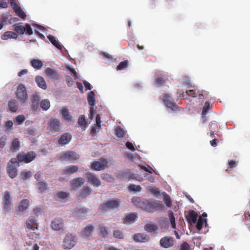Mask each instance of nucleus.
<instances>
[{
  "instance_id": "1",
  "label": "nucleus",
  "mask_w": 250,
  "mask_h": 250,
  "mask_svg": "<svg viewBox=\"0 0 250 250\" xmlns=\"http://www.w3.org/2000/svg\"><path fill=\"white\" fill-rule=\"evenodd\" d=\"M132 203L140 208L148 212L155 210H163L164 206L162 202L146 199L142 200L140 198L134 197L131 199Z\"/></svg>"
},
{
  "instance_id": "2",
  "label": "nucleus",
  "mask_w": 250,
  "mask_h": 250,
  "mask_svg": "<svg viewBox=\"0 0 250 250\" xmlns=\"http://www.w3.org/2000/svg\"><path fill=\"white\" fill-rule=\"evenodd\" d=\"M19 166L17 160L13 158L10 162L8 163L6 167V171L8 176L12 179L15 178L18 175L17 167Z\"/></svg>"
},
{
  "instance_id": "3",
  "label": "nucleus",
  "mask_w": 250,
  "mask_h": 250,
  "mask_svg": "<svg viewBox=\"0 0 250 250\" xmlns=\"http://www.w3.org/2000/svg\"><path fill=\"white\" fill-rule=\"evenodd\" d=\"M36 157V154L34 151H29L27 153L21 152L17 155V160L19 162L29 163L32 161Z\"/></svg>"
},
{
  "instance_id": "4",
  "label": "nucleus",
  "mask_w": 250,
  "mask_h": 250,
  "mask_svg": "<svg viewBox=\"0 0 250 250\" xmlns=\"http://www.w3.org/2000/svg\"><path fill=\"white\" fill-rule=\"evenodd\" d=\"M79 158V155L75 152L66 151L62 152L59 156V159L62 161H74Z\"/></svg>"
},
{
  "instance_id": "5",
  "label": "nucleus",
  "mask_w": 250,
  "mask_h": 250,
  "mask_svg": "<svg viewBox=\"0 0 250 250\" xmlns=\"http://www.w3.org/2000/svg\"><path fill=\"white\" fill-rule=\"evenodd\" d=\"M17 98L22 103L27 99V92L26 87L23 84H20L17 87L16 92Z\"/></svg>"
},
{
  "instance_id": "6",
  "label": "nucleus",
  "mask_w": 250,
  "mask_h": 250,
  "mask_svg": "<svg viewBox=\"0 0 250 250\" xmlns=\"http://www.w3.org/2000/svg\"><path fill=\"white\" fill-rule=\"evenodd\" d=\"M120 201L118 199H113L107 201L101 206V209L104 210L113 209L118 208Z\"/></svg>"
},
{
  "instance_id": "7",
  "label": "nucleus",
  "mask_w": 250,
  "mask_h": 250,
  "mask_svg": "<svg viewBox=\"0 0 250 250\" xmlns=\"http://www.w3.org/2000/svg\"><path fill=\"white\" fill-rule=\"evenodd\" d=\"M76 239L72 234H67L65 236L63 242V247L65 249H71L76 244Z\"/></svg>"
},
{
  "instance_id": "8",
  "label": "nucleus",
  "mask_w": 250,
  "mask_h": 250,
  "mask_svg": "<svg viewBox=\"0 0 250 250\" xmlns=\"http://www.w3.org/2000/svg\"><path fill=\"white\" fill-rule=\"evenodd\" d=\"M163 101L166 106L175 111L178 109V106L173 102V99L167 94L163 96Z\"/></svg>"
},
{
  "instance_id": "9",
  "label": "nucleus",
  "mask_w": 250,
  "mask_h": 250,
  "mask_svg": "<svg viewBox=\"0 0 250 250\" xmlns=\"http://www.w3.org/2000/svg\"><path fill=\"white\" fill-rule=\"evenodd\" d=\"M174 244V239L171 236H165L162 237L160 240V246L164 248H169L172 247Z\"/></svg>"
},
{
  "instance_id": "10",
  "label": "nucleus",
  "mask_w": 250,
  "mask_h": 250,
  "mask_svg": "<svg viewBox=\"0 0 250 250\" xmlns=\"http://www.w3.org/2000/svg\"><path fill=\"white\" fill-rule=\"evenodd\" d=\"M107 162L104 159H101L98 161H95L91 164V169L95 170H101L107 167Z\"/></svg>"
},
{
  "instance_id": "11",
  "label": "nucleus",
  "mask_w": 250,
  "mask_h": 250,
  "mask_svg": "<svg viewBox=\"0 0 250 250\" xmlns=\"http://www.w3.org/2000/svg\"><path fill=\"white\" fill-rule=\"evenodd\" d=\"M50 130L55 132H58L60 130L62 124L57 119H51L49 123Z\"/></svg>"
},
{
  "instance_id": "12",
  "label": "nucleus",
  "mask_w": 250,
  "mask_h": 250,
  "mask_svg": "<svg viewBox=\"0 0 250 250\" xmlns=\"http://www.w3.org/2000/svg\"><path fill=\"white\" fill-rule=\"evenodd\" d=\"M86 177L88 181L90 182L93 186L99 187L101 185V182L96 176L92 173L88 172L86 174Z\"/></svg>"
},
{
  "instance_id": "13",
  "label": "nucleus",
  "mask_w": 250,
  "mask_h": 250,
  "mask_svg": "<svg viewBox=\"0 0 250 250\" xmlns=\"http://www.w3.org/2000/svg\"><path fill=\"white\" fill-rule=\"evenodd\" d=\"M72 139L71 135L69 133L62 134L58 139V144L61 146H64L68 144Z\"/></svg>"
},
{
  "instance_id": "14",
  "label": "nucleus",
  "mask_w": 250,
  "mask_h": 250,
  "mask_svg": "<svg viewBox=\"0 0 250 250\" xmlns=\"http://www.w3.org/2000/svg\"><path fill=\"white\" fill-rule=\"evenodd\" d=\"M137 218V215L135 213H130L125 215L123 220V223L125 224H131L133 223Z\"/></svg>"
},
{
  "instance_id": "15",
  "label": "nucleus",
  "mask_w": 250,
  "mask_h": 250,
  "mask_svg": "<svg viewBox=\"0 0 250 250\" xmlns=\"http://www.w3.org/2000/svg\"><path fill=\"white\" fill-rule=\"evenodd\" d=\"M133 239L137 242L145 243L148 241L149 237L146 234L139 233L134 234Z\"/></svg>"
},
{
  "instance_id": "16",
  "label": "nucleus",
  "mask_w": 250,
  "mask_h": 250,
  "mask_svg": "<svg viewBox=\"0 0 250 250\" xmlns=\"http://www.w3.org/2000/svg\"><path fill=\"white\" fill-rule=\"evenodd\" d=\"M26 226L29 229L35 230L38 229V223L37 220L33 218H29L26 221Z\"/></svg>"
},
{
  "instance_id": "17",
  "label": "nucleus",
  "mask_w": 250,
  "mask_h": 250,
  "mask_svg": "<svg viewBox=\"0 0 250 250\" xmlns=\"http://www.w3.org/2000/svg\"><path fill=\"white\" fill-rule=\"evenodd\" d=\"M11 197L10 192L6 191L4 192L3 200L4 202V208L5 210H8L10 209L11 206Z\"/></svg>"
},
{
  "instance_id": "18",
  "label": "nucleus",
  "mask_w": 250,
  "mask_h": 250,
  "mask_svg": "<svg viewBox=\"0 0 250 250\" xmlns=\"http://www.w3.org/2000/svg\"><path fill=\"white\" fill-rule=\"evenodd\" d=\"M63 227V223L61 219H55L51 222V228L53 229L59 230Z\"/></svg>"
},
{
  "instance_id": "19",
  "label": "nucleus",
  "mask_w": 250,
  "mask_h": 250,
  "mask_svg": "<svg viewBox=\"0 0 250 250\" xmlns=\"http://www.w3.org/2000/svg\"><path fill=\"white\" fill-rule=\"evenodd\" d=\"M198 217V214L196 212L193 210H191L188 212L186 219L188 223L190 224H194L196 221Z\"/></svg>"
},
{
  "instance_id": "20",
  "label": "nucleus",
  "mask_w": 250,
  "mask_h": 250,
  "mask_svg": "<svg viewBox=\"0 0 250 250\" xmlns=\"http://www.w3.org/2000/svg\"><path fill=\"white\" fill-rule=\"evenodd\" d=\"M62 117L66 122L69 123L72 121V116L66 106H63L61 111Z\"/></svg>"
},
{
  "instance_id": "21",
  "label": "nucleus",
  "mask_w": 250,
  "mask_h": 250,
  "mask_svg": "<svg viewBox=\"0 0 250 250\" xmlns=\"http://www.w3.org/2000/svg\"><path fill=\"white\" fill-rule=\"evenodd\" d=\"M35 81L37 84L40 88L44 90L47 88V84L44 79L42 76H36L35 77Z\"/></svg>"
},
{
  "instance_id": "22",
  "label": "nucleus",
  "mask_w": 250,
  "mask_h": 250,
  "mask_svg": "<svg viewBox=\"0 0 250 250\" xmlns=\"http://www.w3.org/2000/svg\"><path fill=\"white\" fill-rule=\"evenodd\" d=\"M31 102L32 103V108L34 110L37 109L38 107L39 101L40 100V96L37 92L32 94L31 96Z\"/></svg>"
},
{
  "instance_id": "23",
  "label": "nucleus",
  "mask_w": 250,
  "mask_h": 250,
  "mask_svg": "<svg viewBox=\"0 0 250 250\" xmlns=\"http://www.w3.org/2000/svg\"><path fill=\"white\" fill-rule=\"evenodd\" d=\"M46 75L51 79L58 80L59 79V75L57 72L50 68H47L45 70Z\"/></svg>"
},
{
  "instance_id": "24",
  "label": "nucleus",
  "mask_w": 250,
  "mask_h": 250,
  "mask_svg": "<svg viewBox=\"0 0 250 250\" xmlns=\"http://www.w3.org/2000/svg\"><path fill=\"white\" fill-rule=\"evenodd\" d=\"M29 201L28 199L22 200L18 208V210L20 212L24 211L29 207Z\"/></svg>"
},
{
  "instance_id": "25",
  "label": "nucleus",
  "mask_w": 250,
  "mask_h": 250,
  "mask_svg": "<svg viewBox=\"0 0 250 250\" xmlns=\"http://www.w3.org/2000/svg\"><path fill=\"white\" fill-rule=\"evenodd\" d=\"M18 38V35L16 33L12 31H7L1 36V39L7 40L9 39H16Z\"/></svg>"
},
{
  "instance_id": "26",
  "label": "nucleus",
  "mask_w": 250,
  "mask_h": 250,
  "mask_svg": "<svg viewBox=\"0 0 250 250\" xmlns=\"http://www.w3.org/2000/svg\"><path fill=\"white\" fill-rule=\"evenodd\" d=\"M8 106L9 110L12 112H16L18 109L17 102L14 99L8 102Z\"/></svg>"
},
{
  "instance_id": "27",
  "label": "nucleus",
  "mask_w": 250,
  "mask_h": 250,
  "mask_svg": "<svg viewBox=\"0 0 250 250\" xmlns=\"http://www.w3.org/2000/svg\"><path fill=\"white\" fill-rule=\"evenodd\" d=\"M47 39L49 40V41L51 42V43L55 46L56 48H57L59 50L62 49V46L59 43L58 40L56 39V38L51 35H49L47 36Z\"/></svg>"
},
{
  "instance_id": "28",
  "label": "nucleus",
  "mask_w": 250,
  "mask_h": 250,
  "mask_svg": "<svg viewBox=\"0 0 250 250\" xmlns=\"http://www.w3.org/2000/svg\"><path fill=\"white\" fill-rule=\"evenodd\" d=\"M79 167L77 166H70L65 168L63 173L65 174H72L78 171Z\"/></svg>"
},
{
  "instance_id": "29",
  "label": "nucleus",
  "mask_w": 250,
  "mask_h": 250,
  "mask_svg": "<svg viewBox=\"0 0 250 250\" xmlns=\"http://www.w3.org/2000/svg\"><path fill=\"white\" fill-rule=\"evenodd\" d=\"M79 125L82 127L83 130H85L87 126V122L85 119L84 115H81L78 121Z\"/></svg>"
},
{
  "instance_id": "30",
  "label": "nucleus",
  "mask_w": 250,
  "mask_h": 250,
  "mask_svg": "<svg viewBox=\"0 0 250 250\" xmlns=\"http://www.w3.org/2000/svg\"><path fill=\"white\" fill-rule=\"evenodd\" d=\"M83 179L81 177L75 178L71 181V184L74 188H77L81 187L83 184Z\"/></svg>"
},
{
  "instance_id": "31",
  "label": "nucleus",
  "mask_w": 250,
  "mask_h": 250,
  "mask_svg": "<svg viewBox=\"0 0 250 250\" xmlns=\"http://www.w3.org/2000/svg\"><path fill=\"white\" fill-rule=\"evenodd\" d=\"M31 66L37 70L41 69L43 66V62L39 59H33L30 62Z\"/></svg>"
},
{
  "instance_id": "32",
  "label": "nucleus",
  "mask_w": 250,
  "mask_h": 250,
  "mask_svg": "<svg viewBox=\"0 0 250 250\" xmlns=\"http://www.w3.org/2000/svg\"><path fill=\"white\" fill-rule=\"evenodd\" d=\"M88 104L91 106H94L95 104V95L93 91H90L87 96Z\"/></svg>"
},
{
  "instance_id": "33",
  "label": "nucleus",
  "mask_w": 250,
  "mask_h": 250,
  "mask_svg": "<svg viewBox=\"0 0 250 250\" xmlns=\"http://www.w3.org/2000/svg\"><path fill=\"white\" fill-rule=\"evenodd\" d=\"M20 147V142L18 139H15L13 140L11 147L10 149L12 151H16L18 150Z\"/></svg>"
},
{
  "instance_id": "34",
  "label": "nucleus",
  "mask_w": 250,
  "mask_h": 250,
  "mask_svg": "<svg viewBox=\"0 0 250 250\" xmlns=\"http://www.w3.org/2000/svg\"><path fill=\"white\" fill-rule=\"evenodd\" d=\"M158 229V227L156 225L147 224L145 226V229L148 232H153Z\"/></svg>"
},
{
  "instance_id": "35",
  "label": "nucleus",
  "mask_w": 250,
  "mask_h": 250,
  "mask_svg": "<svg viewBox=\"0 0 250 250\" xmlns=\"http://www.w3.org/2000/svg\"><path fill=\"white\" fill-rule=\"evenodd\" d=\"M93 229L94 228L92 225H89L86 226L83 230V235L85 237L90 236L91 232L93 231Z\"/></svg>"
},
{
  "instance_id": "36",
  "label": "nucleus",
  "mask_w": 250,
  "mask_h": 250,
  "mask_svg": "<svg viewBox=\"0 0 250 250\" xmlns=\"http://www.w3.org/2000/svg\"><path fill=\"white\" fill-rule=\"evenodd\" d=\"M116 136L119 138H123L125 136V131L120 126H118L115 129Z\"/></svg>"
},
{
  "instance_id": "37",
  "label": "nucleus",
  "mask_w": 250,
  "mask_h": 250,
  "mask_svg": "<svg viewBox=\"0 0 250 250\" xmlns=\"http://www.w3.org/2000/svg\"><path fill=\"white\" fill-rule=\"evenodd\" d=\"M14 9L17 15H18L20 18L22 19H24L25 18L26 15L20 7L17 6V7H14Z\"/></svg>"
},
{
  "instance_id": "38",
  "label": "nucleus",
  "mask_w": 250,
  "mask_h": 250,
  "mask_svg": "<svg viewBox=\"0 0 250 250\" xmlns=\"http://www.w3.org/2000/svg\"><path fill=\"white\" fill-rule=\"evenodd\" d=\"M31 176V172L30 171H27L26 170H25L21 173L20 177L21 179L23 180H26L30 178Z\"/></svg>"
},
{
  "instance_id": "39",
  "label": "nucleus",
  "mask_w": 250,
  "mask_h": 250,
  "mask_svg": "<svg viewBox=\"0 0 250 250\" xmlns=\"http://www.w3.org/2000/svg\"><path fill=\"white\" fill-rule=\"evenodd\" d=\"M40 106L44 110H47L50 106V102L47 99L42 100L40 103Z\"/></svg>"
},
{
  "instance_id": "40",
  "label": "nucleus",
  "mask_w": 250,
  "mask_h": 250,
  "mask_svg": "<svg viewBox=\"0 0 250 250\" xmlns=\"http://www.w3.org/2000/svg\"><path fill=\"white\" fill-rule=\"evenodd\" d=\"M91 193V189L88 187H84L81 193V196L85 198Z\"/></svg>"
},
{
  "instance_id": "41",
  "label": "nucleus",
  "mask_w": 250,
  "mask_h": 250,
  "mask_svg": "<svg viewBox=\"0 0 250 250\" xmlns=\"http://www.w3.org/2000/svg\"><path fill=\"white\" fill-rule=\"evenodd\" d=\"M44 28L39 25H37L36 26V29L35 30V33L38 35V36L42 39L44 40L45 39L44 36L42 33H40L39 31H44Z\"/></svg>"
},
{
  "instance_id": "42",
  "label": "nucleus",
  "mask_w": 250,
  "mask_h": 250,
  "mask_svg": "<svg viewBox=\"0 0 250 250\" xmlns=\"http://www.w3.org/2000/svg\"><path fill=\"white\" fill-rule=\"evenodd\" d=\"M14 30L18 34H23L25 32V29L23 26L14 24Z\"/></svg>"
},
{
  "instance_id": "43",
  "label": "nucleus",
  "mask_w": 250,
  "mask_h": 250,
  "mask_svg": "<svg viewBox=\"0 0 250 250\" xmlns=\"http://www.w3.org/2000/svg\"><path fill=\"white\" fill-rule=\"evenodd\" d=\"M128 64V62L127 60L124 61L123 62H120L119 65L116 67V70H122L123 69H125L127 68Z\"/></svg>"
},
{
  "instance_id": "44",
  "label": "nucleus",
  "mask_w": 250,
  "mask_h": 250,
  "mask_svg": "<svg viewBox=\"0 0 250 250\" xmlns=\"http://www.w3.org/2000/svg\"><path fill=\"white\" fill-rule=\"evenodd\" d=\"M128 189L130 191L139 192L141 190L142 188L139 185L130 184L129 185Z\"/></svg>"
},
{
  "instance_id": "45",
  "label": "nucleus",
  "mask_w": 250,
  "mask_h": 250,
  "mask_svg": "<svg viewBox=\"0 0 250 250\" xmlns=\"http://www.w3.org/2000/svg\"><path fill=\"white\" fill-rule=\"evenodd\" d=\"M87 212V208H77L75 211L77 216H81L82 214H86Z\"/></svg>"
},
{
  "instance_id": "46",
  "label": "nucleus",
  "mask_w": 250,
  "mask_h": 250,
  "mask_svg": "<svg viewBox=\"0 0 250 250\" xmlns=\"http://www.w3.org/2000/svg\"><path fill=\"white\" fill-rule=\"evenodd\" d=\"M38 189L41 192H43L47 189V185L44 182H40L38 183Z\"/></svg>"
},
{
  "instance_id": "47",
  "label": "nucleus",
  "mask_w": 250,
  "mask_h": 250,
  "mask_svg": "<svg viewBox=\"0 0 250 250\" xmlns=\"http://www.w3.org/2000/svg\"><path fill=\"white\" fill-rule=\"evenodd\" d=\"M210 109V105L208 102H206L202 109L203 116H206L208 111Z\"/></svg>"
},
{
  "instance_id": "48",
  "label": "nucleus",
  "mask_w": 250,
  "mask_h": 250,
  "mask_svg": "<svg viewBox=\"0 0 250 250\" xmlns=\"http://www.w3.org/2000/svg\"><path fill=\"white\" fill-rule=\"evenodd\" d=\"M168 216L170 219V223L171 224L172 227L173 229L176 228L175 219L174 216V214L172 211H170L168 213Z\"/></svg>"
},
{
  "instance_id": "49",
  "label": "nucleus",
  "mask_w": 250,
  "mask_h": 250,
  "mask_svg": "<svg viewBox=\"0 0 250 250\" xmlns=\"http://www.w3.org/2000/svg\"><path fill=\"white\" fill-rule=\"evenodd\" d=\"M156 84L157 86H160L163 85L165 82V81L163 77L162 76H158L157 77L155 80Z\"/></svg>"
},
{
  "instance_id": "50",
  "label": "nucleus",
  "mask_w": 250,
  "mask_h": 250,
  "mask_svg": "<svg viewBox=\"0 0 250 250\" xmlns=\"http://www.w3.org/2000/svg\"><path fill=\"white\" fill-rule=\"evenodd\" d=\"M25 119V118L24 115H20L16 117L15 122L18 125H21L24 121Z\"/></svg>"
},
{
  "instance_id": "51",
  "label": "nucleus",
  "mask_w": 250,
  "mask_h": 250,
  "mask_svg": "<svg viewBox=\"0 0 250 250\" xmlns=\"http://www.w3.org/2000/svg\"><path fill=\"white\" fill-rule=\"evenodd\" d=\"M139 167L141 169L145 170V171L148 172L149 173H152L154 172L153 169L149 166H147V167L143 165H139Z\"/></svg>"
},
{
  "instance_id": "52",
  "label": "nucleus",
  "mask_w": 250,
  "mask_h": 250,
  "mask_svg": "<svg viewBox=\"0 0 250 250\" xmlns=\"http://www.w3.org/2000/svg\"><path fill=\"white\" fill-rule=\"evenodd\" d=\"M204 223V220L201 216H200L196 224V228L198 230H200L202 228Z\"/></svg>"
},
{
  "instance_id": "53",
  "label": "nucleus",
  "mask_w": 250,
  "mask_h": 250,
  "mask_svg": "<svg viewBox=\"0 0 250 250\" xmlns=\"http://www.w3.org/2000/svg\"><path fill=\"white\" fill-rule=\"evenodd\" d=\"M113 234L114 237L118 239H123V234L121 231L119 230H115L113 231Z\"/></svg>"
},
{
  "instance_id": "54",
  "label": "nucleus",
  "mask_w": 250,
  "mask_h": 250,
  "mask_svg": "<svg viewBox=\"0 0 250 250\" xmlns=\"http://www.w3.org/2000/svg\"><path fill=\"white\" fill-rule=\"evenodd\" d=\"M100 233L104 238L108 237V232L105 227H100Z\"/></svg>"
},
{
  "instance_id": "55",
  "label": "nucleus",
  "mask_w": 250,
  "mask_h": 250,
  "mask_svg": "<svg viewBox=\"0 0 250 250\" xmlns=\"http://www.w3.org/2000/svg\"><path fill=\"white\" fill-rule=\"evenodd\" d=\"M164 201L167 207H171L172 203H171L170 198L168 195H167V194L164 195Z\"/></svg>"
},
{
  "instance_id": "56",
  "label": "nucleus",
  "mask_w": 250,
  "mask_h": 250,
  "mask_svg": "<svg viewBox=\"0 0 250 250\" xmlns=\"http://www.w3.org/2000/svg\"><path fill=\"white\" fill-rule=\"evenodd\" d=\"M198 96L199 99H201V97L203 96V97L207 98L208 96L209 93L208 92L204 90H198Z\"/></svg>"
},
{
  "instance_id": "57",
  "label": "nucleus",
  "mask_w": 250,
  "mask_h": 250,
  "mask_svg": "<svg viewBox=\"0 0 250 250\" xmlns=\"http://www.w3.org/2000/svg\"><path fill=\"white\" fill-rule=\"evenodd\" d=\"M187 94L191 97H196L198 95V91H196L194 90H188L186 91Z\"/></svg>"
},
{
  "instance_id": "58",
  "label": "nucleus",
  "mask_w": 250,
  "mask_h": 250,
  "mask_svg": "<svg viewBox=\"0 0 250 250\" xmlns=\"http://www.w3.org/2000/svg\"><path fill=\"white\" fill-rule=\"evenodd\" d=\"M69 193L65 192H60L57 194L58 198L61 199H64L68 197Z\"/></svg>"
},
{
  "instance_id": "59",
  "label": "nucleus",
  "mask_w": 250,
  "mask_h": 250,
  "mask_svg": "<svg viewBox=\"0 0 250 250\" xmlns=\"http://www.w3.org/2000/svg\"><path fill=\"white\" fill-rule=\"evenodd\" d=\"M150 192L154 195H160V191L158 188L156 187H151L149 189Z\"/></svg>"
},
{
  "instance_id": "60",
  "label": "nucleus",
  "mask_w": 250,
  "mask_h": 250,
  "mask_svg": "<svg viewBox=\"0 0 250 250\" xmlns=\"http://www.w3.org/2000/svg\"><path fill=\"white\" fill-rule=\"evenodd\" d=\"M25 29L26 33L29 35H31L33 34V31L30 24L26 23L25 25Z\"/></svg>"
},
{
  "instance_id": "61",
  "label": "nucleus",
  "mask_w": 250,
  "mask_h": 250,
  "mask_svg": "<svg viewBox=\"0 0 250 250\" xmlns=\"http://www.w3.org/2000/svg\"><path fill=\"white\" fill-rule=\"evenodd\" d=\"M42 210H43L42 207V206L37 207L36 208H35L33 209L34 214L38 216L39 215V214H41L42 213Z\"/></svg>"
},
{
  "instance_id": "62",
  "label": "nucleus",
  "mask_w": 250,
  "mask_h": 250,
  "mask_svg": "<svg viewBox=\"0 0 250 250\" xmlns=\"http://www.w3.org/2000/svg\"><path fill=\"white\" fill-rule=\"evenodd\" d=\"M67 69L69 70L73 74V77L74 79L76 80L78 79V74L74 68L68 66L67 67Z\"/></svg>"
},
{
  "instance_id": "63",
  "label": "nucleus",
  "mask_w": 250,
  "mask_h": 250,
  "mask_svg": "<svg viewBox=\"0 0 250 250\" xmlns=\"http://www.w3.org/2000/svg\"><path fill=\"white\" fill-rule=\"evenodd\" d=\"M180 250H190V246L187 242H184L181 246Z\"/></svg>"
},
{
  "instance_id": "64",
  "label": "nucleus",
  "mask_w": 250,
  "mask_h": 250,
  "mask_svg": "<svg viewBox=\"0 0 250 250\" xmlns=\"http://www.w3.org/2000/svg\"><path fill=\"white\" fill-rule=\"evenodd\" d=\"M245 221L247 223L250 222V212L249 211H246L244 213Z\"/></svg>"
}]
</instances>
